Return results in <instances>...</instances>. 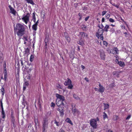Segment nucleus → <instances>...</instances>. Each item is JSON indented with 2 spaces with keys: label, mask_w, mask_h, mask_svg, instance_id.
I'll return each instance as SVG.
<instances>
[{
  "label": "nucleus",
  "mask_w": 132,
  "mask_h": 132,
  "mask_svg": "<svg viewBox=\"0 0 132 132\" xmlns=\"http://www.w3.org/2000/svg\"><path fill=\"white\" fill-rule=\"evenodd\" d=\"M115 57H116V59L115 60V62H116V63H117V62L118 61V59H119V57L117 55H116L115 56Z\"/></svg>",
  "instance_id": "obj_38"
},
{
  "label": "nucleus",
  "mask_w": 132,
  "mask_h": 132,
  "mask_svg": "<svg viewBox=\"0 0 132 132\" xmlns=\"http://www.w3.org/2000/svg\"><path fill=\"white\" fill-rule=\"evenodd\" d=\"M81 67L82 68V70H83L85 68V67L82 65H81Z\"/></svg>",
  "instance_id": "obj_58"
},
{
  "label": "nucleus",
  "mask_w": 132,
  "mask_h": 132,
  "mask_svg": "<svg viewBox=\"0 0 132 132\" xmlns=\"http://www.w3.org/2000/svg\"><path fill=\"white\" fill-rule=\"evenodd\" d=\"M104 31L102 28L98 29V31L96 34V36L98 39L100 38L102 40H103V33Z\"/></svg>",
  "instance_id": "obj_3"
},
{
  "label": "nucleus",
  "mask_w": 132,
  "mask_h": 132,
  "mask_svg": "<svg viewBox=\"0 0 132 132\" xmlns=\"http://www.w3.org/2000/svg\"><path fill=\"white\" fill-rule=\"evenodd\" d=\"M109 21L110 22H115V21L114 20L111 18H110L109 19Z\"/></svg>",
  "instance_id": "obj_42"
},
{
  "label": "nucleus",
  "mask_w": 132,
  "mask_h": 132,
  "mask_svg": "<svg viewBox=\"0 0 132 132\" xmlns=\"http://www.w3.org/2000/svg\"><path fill=\"white\" fill-rule=\"evenodd\" d=\"M14 31L15 35L16 34L18 36L20 37L24 34L25 27L23 25L20 23H18L14 27Z\"/></svg>",
  "instance_id": "obj_1"
},
{
  "label": "nucleus",
  "mask_w": 132,
  "mask_h": 132,
  "mask_svg": "<svg viewBox=\"0 0 132 132\" xmlns=\"http://www.w3.org/2000/svg\"><path fill=\"white\" fill-rule=\"evenodd\" d=\"M15 119H11V125L12 127H13L14 128H15L16 127L15 125Z\"/></svg>",
  "instance_id": "obj_17"
},
{
  "label": "nucleus",
  "mask_w": 132,
  "mask_h": 132,
  "mask_svg": "<svg viewBox=\"0 0 132 132\" xmlns=\"http://www.w3.org/2000/svg\"><path fill=\"white\" fill-rule=\"evenodd\" d=\"M1 92L2 95L3 96L5 94V91L4 89L3 88V87H2L1 88Z\"/></svg>",
  "instance_id": "obj_26"
},
{
  "label": "nucleus",
  "mask_w": 132,
  "mask_h": 132,
  "mask_svg": "<svg viewBox=\"0 0 132 132\" xmlns=\"http://www.w3.org/2000/svg\"><path fill=\"white\" fill-rule=\"evenodd\" d=\"M30 14L29 13H27L26 15L23 16L22 19L26 24H27L29 21Z\"/></svg>",
  "instance_id": "obj_7"
},
{
  "label": "nucleus",
  "mask_w": 132,
  "mask_h": 132,
  "mask_svg": "<svg viewBox=\"0 0 132 132\" xmlns=\"http://www.w3.org/2000/svg\"><path fill=\"white\" fill-rule=\"evenodd\" d=\"M73 97L75 99H77V96H76V95L75 94H74L73 95Z\"/></svg>",
  "instance_id": "obj_60"
},
{
  "label": "nucleus",
  "mask_w": 132,
  "mask_h": 132,
  "mask_svg": "<svg viewBox=\"0 0 132 132\" xmlns=\"http://www.w3.org/2000/svg\"><path fill=\"white\" fill-rule=\"evenodd\" d=\"M120 18H121V20L124 23H125L127 26V23L125 21H124V20L123 19H122L121 17Z\"/></svg>",
  "instance_id": "obj_52"
},
{
  "label": "nucleus",
  "mask_w": 132,
  "mask_h": 132,
  "mask_svg": "<svg viewBox=\"0 0 132 132\" xmlns=\"http://www.w3.org/2000/svg\"><path fill=\"white\" fill-rule=\"evenodd\" d=\"M64 84L65 86H68L67 87L68 89H72L73 87L71 80L68 78H67V79L64 83Z\"/></svg>",
  "instance_id": "obj_4"
},
{
  "label": "nucleus",
  "mask_w": 132,
  "mask_h": 132,
  "mask_svg": "<svg viewBox=\"0 0 132 132\" xmlns=\"http://www.w3.org/2000/svg\"><path fill=\"white\" fill-rule=\"evenodd\" d=\"M48 119V118H43L42 122V132H47L48 128V124L49 123Z\"/></svg>",
  "instance_id": "obj_2"
},
{
  "label": "nucleus",
  "mask_w": 132,
  "mask_h": 132,
  "mask_svg": "<svg viewBox=\"0 0 132 132\" xmlns=\"http://www.w3.org/2000/svg\"><path fill=\"white\" fill-rule=\"evenodd\" d=\"M131 114L129 115L127 117V118H126V120H129L130 118H131Z\"/></svg>",
  "instance_id": "obj_45"
},
{
  "label": "nucleus",
  "mask_w": 132,
  "mask_h": 132,
  "mask_svg": "<svg viewBox=\"0 0 132 132\" xmlns=\"http://www.w3.org/2000/svg\"><path fill=\"white\" fill-rule=\"evenodd\" d=\"M65 38L66 40H67V42L69 43L71 41V39L69 37V36H68L67 37H65Z\"/></svg>",
  "instance_id": "obj_34"
},
{
  "label": "nucleus",
  "mask_w": 132,
  "mask_h": 132,
  "mask_svg": "<svg viewBox=\"0 0 132 132\" xmlns=\"http://www.w3.org/2000/svg\"><path fill=\"white\" fill-rule=\"evenodd\" d=\"M94 89L95 91H98V89L96 87Z\"/></svg>",
  "instance_id": "obj_63"
},
{
  "label": "nucleus",
  "mask_w": 132,
  "mask_h": 132,
  "mask_svg": "<svg viewBox=\"0 0 132 132\" xmlns=\"http://www.w3.org/2000/svg\"><path fill=\"white\" fill-rule=\"evenodd\" d=\"M3 68H4V71H7L6 68V62L5 61L3 62Z\"/></svg>",
  "instance_id": "obj_32"
},
{
  "label": "nucleus",
  "mask_w": 132,
  "mask_h": 132,
  "mask_svg": "<svg viewBox=\"0 0 132 132\" xmlns=\"http://www.w3.org/2000/svg\"><path fill=\"white\" fill-rule=\"evenodd\" d=\"M10 11V13L13 14L14 15H15L16 11L11 5H9L8 6Z\"/></svg>",
  "instance_id": "obj_13"
},
{
  "label": "nucleus",
  "mask_w": 132,
  "mask_h": 132,
  "mask_svg": "<svg viewBox=\"0 0 132 132\" xmlns=\"http://www.w3.org/2000/svg\"><path fill=\"white\" fill-rule=\"evenodd\" d=\"M90 126L94 128H96L97 126V122L96 119H92L90 121Z\"/></svg>",
  "instance_id": "obj_6"
},
{
  "label": "nucleus",
  "mask_w": 132,
  "mask_h": 132,
  "mask_svg": "<svg viewBox=\"0 0 132 132\" xmlns=\"http://www.w3.org/2000/svg\"><path fill=\"white\" fill-rule=\"evenodd\" d=\"M28 36H24L23 38V39L24 40V44H26L27 43L26 42V41H28Z\"/></svg>",
  "instance_id": "obj_24"
},
{
  "label": "nucleus",
  "mask_w": 132,
  "mask_h": 132,
  "mask_svg": "<svg viewBox=\"0 0 132 132\" xmlns=\"http://www.w3.org/2000/svg\"><path fill=\"white\" fill-rule=\"evenodd\" d=\"M117 63L121 67H122L123 66H125V63L121 61H118L117 62Z\"/></svg>",
  "instance_id": "obj_20"
},
{
  "label": "nucleus",
  "mask_w": 132,
  "mask_h": 132,
  "mask_svg": "<svg viewBox=\"0 0 132 132\" xmlns=\"http://www.w3.org/2000/svg\"><path fill=\"white\" fill-rule=\"evenodd\" d=\"M89 16H88L87 17H86L85 18V21H87L89 19Z\"/></svg>",
  "instance_id": "obj_55"
},
{
  "label": "nucleus",
  "mask_w": 132,
  "mask_h": 132,
  "mask_svg": "<svg viewBox=\"0 0 132 132\" xmlns=\"http://www.w3.org/2000/svg\"><path fill=\"white\" fill-rule=\"evenodd\" d=\"M77 43L82 46H83L84 45V42L82 39H79V41L77 42Z\"/></svg>",
  "instance_id": "obj_18"
},
{
  "label": "nucleus",
  "mask_w": 132,
  "mask_h": 132,
  "mask_svg": "<svg viewBox=\"0 0 132 132\" xmlns=\"http://www.w3.org/2000/svg\"><path fill=\"white\" fill-rule=\"evenodd\" d=\"M109 31L112 33H113L115 31V30L114 28H110Z\"/></svg>",
  "instance_id": "obj_35"
},
{
  "label": "nucleus",
  "mask_w": 132,
  "mask_h": 132,
  "mask_svg": "<svg viewBox=\"0 0 132 132\" xmlns=\"http://www.w3.org/2000/svg\"><path fill=\"white\" fill-rule=\"evenodd\" d=\"M38 105H39V106H41V103L40 99H39L38 100Z\"/></svg>",
  "instance_id": "obj_47"
},
{
  "label": "nucleus",
  "mask_w": 132,
  "mask_h": 132,
  "mask_svg": "<svg viewBox=\"0 0 132 132\" xmlns=\"http://www.w3.org/2000/svg\"><path fill=\"white\" fill-rule=\"evenodd\" d=\"M34 56L32 55H31L30 57V61L31 62H32L33 60V59L34 58Z\"/></svg>",
  "instance_id": "obj_37"
},
{
  "label": "nucleus",
  "mask_w": 132,
  "mask_h": 132,
  "mask_svg": "<svg viewBox=\"0 0 132 132\" xmlns=\"http://www.w3.org/2000/svg\"><path fill=\"white\" fill-rule=\"evenodd\" d=\"M28 3H30L33 5L35 4L33 2L32 0H25Z\"/></svg>",
  "instance_id": "obj_28"
},
{
  "label": "nucleus",
  "mask_w": 132,
  "mask_h": 132,
  "mask_svg": "<svg viewBox=\"0 0 132 132\" xmlns=\"http://www.w3.org/2000/svg\"><path fill=\"white\" fill-rule=\"evenodd\" d=\"M78 51H79L80 50V49L79 46H78L77 47Z\"/></svg>",
  "instance_id": "obj_64"
},
{
  "label": "nucleus",
  "mask_w": 132,
  "mask_h": 132,
  "mask_svg": "<svg viewBox=\"0 0 132 132\" xmlns=\"http://www.w3.org/2000/svg\"><path fill=\"white\" fill-rule=\"evenodd\" d=\"M99 52L101 59L103 60H105V55L104 51L103 50H99Z\"/></svg>",
  "instance_id": "obj_8"
},
{
  "label": "nucleus",
  "mask_w": 132,
  "mask_h": 132,
  "mask_svg": "<svg viewBox=\"0 0 132 132\" xmlns=\"http://www.w3.org/2000/svg\"><path fill=\"white\" fill-rule=\"evenodd\" d=\"M4 79L5 81H6L7 78V71H4Z\"/></svg>",
  "instance_id": "obj_29"
},
{
  "label": "nucleus",
  "mask_w": 132,
  "mask_h": 132,
  "mask_svg": "<svg viewBox=\"0 0 132 132\" xmlns=\"http://www.w3.org/2000/svg\"><path fill=\"white\" fill-rule=\"evenodd\" d=\"M29 84L28 82H24V84L23 85L26 86H28L29 85Z\"/></svg>",
  "instance_id": "obj_48"
},
{
  "label": "nucleus",
  "mask_w": 132,
  "mask_h": 132,
  "mask_svg": "<svg viewBox=\"0 0 132 132\" xmlns=\"http://www.w3.org/2000/svg\"><path fill=\"white\" fill-rule=\"evenodd\" d=\"M98 86L99 87V88L98 90V92L101 93H103L104 92L105 89V88L100 83H99Z\"/></svg>",
  "instance_id": "obj_14"
},
{
  "label": "nucleus",
  "mask_w": 132,
  "mask_h": 132,
  "mask_svg": "<svg viewBox=\"0 0 132 132\" xmlns=\"http://www.w3.org/2000/svg\"><path fill=\"white\" fill-rule=\"evenodd\" d=\"M110 27L109 26L108 24L105 25L104 29H103V31L107 32L108 31V29H109Z\"/></svg>",
  "instance_id": "obj_22"
},
{
  "label": "nucleus",
  "mask_w": 132,
  "mask_h": 132,
  "mask_svg": "<svg viewBox=\"0 0 132 132\" xmlns=\"http://www.w3.org/2000/svg\"><path fill=\"white\" fill-rule=\"evenodd\" d=\"M107 51L109 53H111L113 54H118L119 50L117 47H114L113 49H110L109 48H107Z\"/></svg>",
  "instance_id": "obj_5"
},
{
  "label": "nucleus",
  "mask_w": 132,
  "mask_h": 132,
  "mask_svg": "<svg viewBox=\"0 0 132 132\" xmlns=\"http://www.w3.org/2000/svg\"><path fill=\"white\" fill-rule=\"evenodd\" d=\"M74 5L75 7L76 8L78 6V4L77 3H75L74 4Z\"/></svg>",
  "instance_id": "obj_56"
},
{
  "label": "nucleus",
  "mask_w": 132,
  "mask_h": 132,
  "mask_svg": "<svg viewBox=\"0 0 132 132\" xmlns=\"http://www.w3.org/2000/svg\"><path fill=\"white\" fill-rule=\"evenodd\" d=\"M35 125L36 126L37 125H38V120L37 119H35Z\"/></svg>",
  "instance_id": "obj_40"
},
{
  "label": "nucleus",
  "mask_w": 132,
  "mask_h": 132,
  "mask_svg": "<svg viewBox=\"0 0 132 132\" xmlns=\"http://www.w3.org/2000/svg\"><path fill=\"white\" fill-rule=\"evenodd\" d=\"M103 44L105 45V46H107L108 45V43L107 42L105 41H103Z\"/></svg>",
  "instance_id": "obj_41"
},
{
  "label": "nucleus",
  "mask_w": 132,
  "mask_h": 132,
  "mask_svg": "<svg viewBox=\"0 0 132 132\" xmlns=\"http://www.w3.org/2000/svg\"><path fill=\"white\" fill-rule=\"evenodd\" d=\"M87 7L86 6H84L82 7V10H83L86 11L87 10Z\"/></svg>",
  "instance_id": "obj_53"
},
{
  "label": "nucleus",
  "mask_w": 132,
  "mask_h": 132,
  "mask_svg": "<svg viewBox=\"0 0 132 132\" xmlns=\"http://www.w3.org/2000/svg\"><path fill=\"white\" fill-rule=\"evenodd\" d=\"M25 54H26L28 55L29 54V50L28 48H26L25 51Z\"/></svg>",
  "instance_id": "obj_30"
},
{
  "label": "nucleus",
  "mask_w": 132,
  "mask_h": 132,
  "mask_svg": "<svg viewBox=\"0 0 132 132\" xmlns=\"http://www.w3.org/2000/svg\"><path fill=\"white\" fill-rule=\"evenodd\" d=\"M55 106V104L53 102H52L51 103V107H52L53 108H54Z\"/></svg>",
  "instance_id": "obj_43"
},
{
  "label": "nucleus",
  "mask_w": 132,
  "mask_h": 132,
  "mask_svg": "<svg viewBox=\"0 0 132 132\" xmlns=\"http://www.w3.org/2000/svg\"><path fill=\"white\" fill-rule=\"evenodd\" d=\"M118 72H117V71H113L112 73L113 75H116L117 74L118 75Z\"/></svg>",
  "instance_id": "obj_46"
},
{
  "label": "nucleus",
  "mask_w": 132,
  "mask_h": 132,
  "mask_svg": "<svg viewBox=\"0 0 132 132\" xmlns=\"http://www.w3.org/2000/svg\"><path fill=\"white\" fill-rule=\"evenodd\" d=\"M58 132H65L64 130L62 128H61Z\"/></svg>",
  "instance_id": "obj_51"
},
{
  "label": "nucleus",
  "mask_w": 132,
  "mask_h": 132,
  "mask_svg": "<svg viewBox=\"0 0 132 132\" xmlns=\"http://www.w3.org/2000/svg\"><path fill=\"white\" fill-rule=\"evenodd\" d=\"M110 16V15L109 13L106 14L105 15V17L107 19H109Z\"/></svg>",
  "instance_id": "obj_39"
},
{
  "label": "nucleus",
  "mask_w": 132,
  "mask_h": 132,
  "mask_svg": "<svg viewBox=\"0 0 132 132\" xmlns=\"http://www.w3.org/2000/svg\"><path fill=\"white\" fill-rule=\"evenodd\" d=\"M0 103H1V108L2 110V118L3 119H4V120H3V121H4V118L5 117V113L4 111V110L3 108V104L2 102V100H1L0 101Z\"/></svg>",
  "instance_id": "obj_9"
},
{
  "label": "nucleus",
  "mask_w": 132,
  "mask_h": 132,
  "mask_svg": "<svg viewBox=\"0 0 132 132\" xmlns=\"http://www.w3.org/2000/svg\"><path fill=\"white\" fill-rule=\"evenodd\" d=\"M119 118V117L117 116L114 115L113 116V121H116Z\"/></svg>",
  "instance_id": "obj_33"
},
{
  "label": "nucleus",
  "mask_w": 132,
  "mask_h": 132,
  "mask_svg": "<svg viewBox=\"0 0 132 132\" xmlns=\"http://www.w3.org/2000/svg\"><path fill=\"white\" fill-rule=\"evenodd\" d=\"M65 121L71 125H73V124L71 120L69 118H67L65 120Z\"/></svg>",
  "instance_id": "obj_27"
},
{
  "label": "nucleus",
  "mask_w": 132,
  "mask_h": 132,
  "mask_svg": "<svg viewBox=\"0 0 132 132\" xmlns=\"http://www.w3.org/2000/svg\"><path fill=\"white\" fill-rule=\"evenodd\" d=\"M79 36L81 39L87 38L88 35L85 33L81 32H80Z\"/></svg>",
  "instance_id": "obj_12"
},
{
  "label": "nucleus",
  "mask_w": 132,
  "mask_h": 132,
  "mask_svg": "<svg viewBox=\"0 0 132 132\" xmlns=\"http://www.w3.org/2000/svg\"><path fill=\"white\" fill-rule=\"evenodd\" d=\"M107 12L105 11H103L102 13V16H104V15H105L106 13H107Z\"/></svg>",
  "instance_id": "obj_49"
},
{
  "label": "nucleus",
  "mask_w": 132,
  "mask_h": 132,
  "mask_svg": "<svg viewBox=\"0 0 132 132\" xmlns=\"http://www.w3.org/2000/svg\"><path fill=\"white\" fill-rule=\"evenodd\" d=\"M78 16L79 20H80L82 18V15L80 13H78Z\"/></svg>",
  "instance_id": "obj_36"
},
{
  "label": "nucleus",
  "mask_w": 132,
  "mask_h": 132,
  "mask_svg": "<svg viewBox=\"0 0 132 132\" xmlns=\"http://www.w3.org/2000/svg\"><path fill=\"white\" fill-rule=\"evenodd\" d=\"M48 42V38H45V48L46 49L47 48V45Z\"/></svg>",
  "instance_id": "obj_23"
},
{
  "label": "nucleus",
  "mask_w": 132,
  "mask_h": 132,
  "mask_svg": "<svg viewBox=\"0 0 132 132\" xmlns=\"http://www.w3.org/2000/svg\"><path fill=\"white\" fill-rule=\"evenodd\" d=\"M35 23V24L37 25H38V24L39 23V20H38L36 21H35V22H34Z\"/></svg>",
  "instance_id": "obj_57"
},
{
  "label": "nucleus",
  "mask_w": 132,
  "mask_h": 132,
  "mask_svg": "<svg viewBox=\"0 0 132 132\" xmlns=\"http://www.w3.org/2000/svg\"><path fill=\"white\" fill-rule=\"evenodd\" d=\"M32 28L34 30L36 31L37 29V25L34 23L32 26Z\"/></svg>",
  "instance_id": "obj_25"
},
{
  "label": "nucleus",
  "mask_w": 132,
  "mask_h": 132,
  "mask_svg": "<svg viewBox=\"0 0 132 132\" xmlns=\"http://www.w3.org/2000/svg\"><path fill=\"white\" fill-rule=\"evenodd\" d=\"M121 28L123 29H125V27L124 25L122 26H121Z\"/></svg>",
  "instance_id": "obj_62"
},
{
  "label": "nucleus",
  "mask_w": 132,
  "mask_h": 132,
  "mask_svg": "<svg viewBox=\"0 0 132 132\" xmlns=\"http://www.w3.org/2000/svg\"><path fill=\"white\" fill-rule=\"evenodd\" d=\"M11 117L12 118L11 119H14V116L13 115V111L11 112Z\"/></svg>",
  "instance_id": "obj_54"
},
{
  "label": "nucleus",
  "mask_w": 132,
  "mask_h": 132,
  "mask_svg": "<svg viewBox=\"0 0 132 132\" xmlns=\"http://www.w3.org/2000/svg\"><path fill=\"white\" fill-rule=\"evenodd\" d=\"M56 96L58 98L57 100L61 101L63 102L65 100V98L63 96L59 94H56Z\"/></svg>",
  "instance_id": "obj_10"
},
{
  "label": "nucleus",
  "mask_w": 132,
  "mask_h": 132,
  "mask_svg": "<svg viewBox=\"0 0 132 132\" xmlns=\"http://www.w3.org/2000/svg\"><path fill=\"white\" fill-rule=\"evenodd\" d=\"M56 104L58 107L63 106H64L63 102L57 100L56 101Z\"/></svg>",
  "instance_id": "obj_16"
},
{
  "label": "nucleus",
  "mask_w": 132,
  "mask_h": 132,
  "mask_svg": "<svg viewBox=\"0 0 132 132\" xmlns=\"http://www.w3.org/2000/svg\"><path fill=\"white\" fill-rule=\"evenodd\" d=\"M104 107V110H105L109 108V105L108 104L104 103H103Z\"/></svg>",
  "instance_id": "obj_19"
},
{
  "label": "nucleus",
  "mask_w": 132,
  "mask_h": 132,
  "mask_svg": "<svg viewBox=\"0 0 132 132\" xmlns=\"http://www.w3.org/2000/svg\"><path fill=\"white\" fill-rule=\"evenodd\" d=\"M64 35L65 37L69 36L68 34L66 32H65L64 33Z\"/></svg>",
  "instance_id": "obj_44"
},
{
  "label": "nucleus",
  "mask_w": 132,
  "mask_h": 132,
  "mask_svg": "<svg viewBox=\"0 0 132 132\" xmlns=\"http://www.w3.org/2000/svg\"><path fill=\"white\" fill-rule=\"evenodd\" d=\"M35 12L32 13V20L34 22H35L36 20V18L35 16Z\"/></svg>",
  "instance_id": "obj_21"
},
{
  "label": "nucleus",
  "mask_w": 132,
  "mask_h": 132,
  "mask_svg": "<svg viewBox=\"0 0 132 132\" xmlns=\"http://www.w3.org/2000/svg\"><path fill=\"white\" fill-rule=\"evenodd\" d=\"M75 106L76 105L75 104L72 105V111L74 112V113H77L78 114L79 113V111L78 109L75 108Z\"/></svg>",
  "instance_id": "obj_15"
},
{
  "label": "nucleus",
  "mask_w": 132,
  "mask_h": 132,
  "mask_svg": "<svg viewBox=\"0 0 132 132\" xmlns=\"http://www.w3.org/2000/svg\"><path fill=\"white\" fill-rule=\"evenodd\" d=\"M26 86L23 85V90H25V89H26Z\"/></svg>",
  "instance_id": "obj_59"
},
{
  "label": "nucleus",
  "mask_w": 132,
  "mask_h": 132,
  "mask_svg": "<svg viewBox=\"0 0 132 132\" xmlns=\"http://www.w3.org/2000/svg\"><path fill=\"white\" fill-rule=\"evenodd\" d=\"M103 119L104 120H105L106 118H108V117L106 114L104 112L103 113Z\"/></svg>",
  "instance_id": "obj_31"
},
{
  "label": "nucleus",
  "mask_w": 132,
  "mask_h": 132,
  "mask_svg": "<svg viewBox=\"0 0 132 132\" xmlns=\"http://www.w3.org/2000/svg\"><path fill=\"white\" fill-rule=\"evenodd\" d=\"M105 21V19L104 18H102V22H104Z\"/></svg>",
  "instance_id": "obj_61"
},
{
  "label": "nucleus",
  "mask_w": 132,
  "mask_h": 132,
  "mask_svg": "<svg viewBox=\"0 0 132 132\" xmlns=\"http://www.w3.org/2000/svg\"><path fill=\"white\" fill-rule=\"evenodd\" d=\"M54 121H55V122H54V123L56 124V125L57 126H59V125L58 124V123H59L58 122H57L56 121V120H54Z\"/></svg>",
  "instance_id": "obj_50"
},
{
  "label": "nucleus",
  "mask_w": 132,
  "mask_h": 132,
  "mask_svg": "<svg viewBox=\"0 0 132 132\" xmlns=\"http://www.w3.org/2000/svg\"><path fill=\"white\" fill-rule=\"evenodd\" d=\"M59 108L57 109V110L59 111L60 114V116L61 117H63L64 114L63 108L64 107L63 106L58 107Z\"/></svg>",
  "instance_id": "obj_11"
}]
</instances>
